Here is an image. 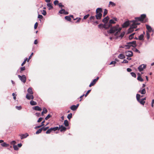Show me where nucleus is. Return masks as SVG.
Returning <instances> with one entry per match:
<instances>
[{
    "instance_id": "obj_1",
    "label": "nucleus",
    "mask_w": 154,
    "mask_h": 154,
    "mask_svg": "<svg viewBox=\"0 0 154 154\" xmlns=\"http://www.w3.org/2000/svg\"><path fill=\"white\" fill-rule=\"evenodd\" d=\"M122 29L121 28H118V26H115L112 27L108 31V33H113L116 31H117L115 34V35H116L118 32H119Z\"/></svg>"
},
{
    "instance_id": "obj_2",
    "label": "nucleus",
    "mask_w": 154,
    "mask_h": 154,
    "mask_svg": "<svg viewBox=\"0 0 154 154\" xmlns=\"http://www.w3.org/2000/svg\"><path fill=\"white\" fill-rule=\"evenodd\" d=\"M102 9L101 8H98L96 10V15L95 17L97 19L99 20L101 19L102 16Z\"/></svg>"
},
{
    "instance_id": "obj_3",
    "label": "nucleus",
    "mask_w": 154,
    "mask_h": 154,
    "mask_svg": "<svg viewBox=\"0 0 154 154\" xmlns=\"http://www.w3.org/2000/svg\"><path fill=\"white\" fill-rule=\"evenodd\" d=\"M95 17L94 16H91L90 18V20L89 21L88 23L89 22L92 23V24L94 25H96L98 23L97 21H95Z\"/></svg>"
},
{
    "instance_id": "obj_4",
    "label": "nucleus",
    "mask_w": 154,
    "mask_h": 154,
    "mask_svg": "<svg viewBox=\"0 0 154 154\" xmlns=\"http://www.w3.org/2000/svg\"><path fill=\"white\" fill-rule=\"evenodd\" d=\"M142 96H141L139 94H137L136 95V98L138 102H139L141 104L144 105L145 103V101L142 100V99H140V97H142Z\"/></svg>"
},
{
    "instance_id": "obj_5",
    "label": "nucleus",
    "mask_w": 154,
    "mask_h": 154,
    "mask_svg": "<svg viewBox=\"0 0 154 154\" xmlns=\"http://www.w3.org/2000/svg\"><path fill=\"white\" fill-rule=\"evenodd\" d=\"M146 15L145 14H141L139 17H137L135 18L136 20H138L139 21L143 22L144 19L146 17Z\"/></svg>"
},
{
    "instance_id": "obj_6",
    "label": "nucleus",
    "mask_w": 154,
    "mask_h": 154,
    "mask_svg": "<svg viewBox=\"0 0 154 154\" xmlns=\"http://www.w3.org/2000/svg\"><path fill=\"white\" fill-rule=\"evenodd\" d=\"M72 19H73V20H75L77 19V20H76V23L79 22L81 20V18H79L78 19L77 18H75L73 16V15H70L69 16H68V21H71Z\"/></svg>"
},
{
    "instance_id": "obj_7",
    "label": "nucleus",
    "mask_w": 154,
    "mask_h": 154,
    "mask_svg": "<svg viewBox=\"0 0 154 154\" xmlns=\"http://www.w3.org/2000/svg\"><path fill=\"white\" fill-rule=\"evenodd\" d=\"M18 76L20 79L23 83H25L26 81V76L24 75L20 76V75H18Z\"/></svg>"
},
{
    "instance_id": "obj_8",
    "label": "nucleus",
    "mask_w": 154,
    "mask_h": 154,
    "mask_svg": "<svg viewBox=\"0 0 154 154\" xmlns=\"http://www.w3.org/2000/svg\"><path fill=\"white\" fill-rule=\"evenodd\" d=\"M146 67V65L144 64L140 65L138 68V69L139 71L141 72L143 70V69Z\"/></svg>"
},
{
    "instance_id": "obj_9",
    "label": "nucleus",
    "mask_w": 154,
    "mask_h": 154,
    "mask_svg": "<svg viewBox=\"0 0 154 154\" xmlns=\"http://www.w3.org/2000/svg\"><path fill=\"white\" fill-rule=\"evenodd\" d=\"M98 26L100 29L103 28L107 29L109 28V26H107V24H100L98 25Z\"/></svg>"
},
{
    "instance_id": "obj_10",
    "label": "nucleus",
    "mask_w": 154,
    "mask_h": 154,
    "mask_svg": "<svg viewBox=\"0 0 154 154\" xmlns=\"http://www.w3.org/2000/svg\"><path fill=\"white\" fill-rule=\"evenodd\" d=\"M136 28V27L134 26L133 24H132L130 27L128 29V33H131L134 30V29Z\"/></svg>"
},
{
    "instance_id": "obj_11",
    "label": "nucleus",
    "mask_w": 154,
    "mask_h": 154,
    "mask_svg": "<svg viewBox=\"0 0 154 154\" xmlns=\"http://www.w3.org/2000/svg\"><path fill=\"white\" fill-rule=\"evenodd\" d=\"M125 54L128 57H131L133 55L132 52L130 51H127L125 52Z\"/></svg>"
},
{
    "instance_id": "obj_12",
    "label": "nucleus",
    "mask_w": 154,
    "mask_h": 154,
    "mask_svg": "<svg viewBox=\"0 0 154 154\" xmlns=\"http://www.w3.org/2000/svg\"><path fill=\"white\" fill-rule=\"evenodd\" d=\"M116 23L114 21V20L113 19H111L109 20V22L107 24V26H109V27H110L112 26V24H114Z\"/></svg>"
},
{
    "instance_id": "obj_13",
    "label": "nucleus",
    "mask_w": 154,
    "mask_h": 154,
    "mask_svg": "<svg viewBox=\"0 0 154 154\" xmlns=\"http://www.w3.org/2000/svg\"><path fill=\"white\" fill-rule=\"evenodd\" d=\"M79 106V104H78L76 105H73L70 107V109L74 111L76 110Z\"/></svg>"
},
{
    "instance_id": "obj_14",
    "label": "nucleus",
    "mask_w": 154,
    "mask_h": 154,
    "mask_svg": "<svg viewBox=\"0 0 154 154\" xmlns=\"http://www.w3.org/2000/svg\"><path fill=\"white\" fill-rule=\"evenodd\" d=\"M19 136L20 137L21 139H23L29 136V135L27 133H26L25 134H20L19 135Z\"/></svg>"
},
{
    "instance_id": "obj_15",
    "label": "nucleus",
    "mask_w": 154,
    "mask_h": 154,
    "mask_svg": "<svg viewBox=\"0 0 154 154\" xmlns=\"http://www.w3.org/2000/svg\"><path fill=\"white\" fill-rule=\"evenodd\" d=\"M139 21L138 20H133L132 22H133L132 24H133L136 28L137 27V26L139 25L140 24V23L137 22V21Z\"/></svg>"
},
{
    "instance_id": "obj_16",
    "label": "nucleus",
    "mask_w": 154,
    "mask_h": 154,
    "mask_svg": "<svg viewBox=\"0 0 154 154\" xmlns=\"http://www.w3.org/2000/svg\"><path fill=\"white\" fill-rule=\"evenodd\" d=\"M129 24L130 23L129 21H126L122 25V27L123 28L127 27Z\"/></svg>"
},
{
    "instance_id": "obj_17",
    "label": "nucleus",
    "mask_w": 154,
    "mask_h": 154,
    "mask_svg": "<svg viewBox=\"0 0 154 154\" xmlns=\"http://www.w3.org/2000/svg\"><path fill=\"white\" fill-rule=\"evenodd\" d=\"M109 18L108 16H107L102 21L104 23V24H107L108 23V22Z\"/></svg>"
},
{
    "instance_id": "obj_18",
    "label": "nucleus",
    "mask_w": 154,
    "mask_h": 154,
    "mask_svg": "<svg viewBox=\"0 0 154 154\" xmlns=\"http://www.w3.org/2000/svg\"><path fill=\"white\" fill-rule=\"evenodd\" d=\"M129 44L131 45V46H132L133 47H136V41H134L131 42H129Z\"/></svg>"
},
{
    "instance_id": "obj_19",
    "label": "nucleus",
    "mask_w": 154,
    "mask_h": 154,
    "mask_svg": "<svg viewBox=\"0 0 154 154\" xmlns=\"http://www.w3.org/2000/svg\"><path fill=\"white\" fill-rule=\"evenodd\" d=\"M59 129L61 131H64L66 130V128L62 125H59Z\"/></svg>"
},
{
    "instance_id": "obj_20",
    "label": "nucleus",
    "mask_w": 154,
    "mask_h": 154,
    "mask_svg": "<svg viewBox=\"0 0 154 154\" xmlns=\"http://www.w3.org/2000/svg\"><path fill=\"white\" fill-rule=\"evenodd\" d=\"M59 13L60 14H67V11H66L64 9H62L59 12Z\"/></svg>"
},
{
    "instance_id": "obj_21",
    "label": "nucleus",
    "mask_w": 154,
    "mask_h": 154,
    "mask_svg": "<svg viewBox=\"0 0 154 154\" xmlns=\"http://www.w3.org/2000/svg\"><path fill=\"white\" fill-rule=\"evenodd\" d=\"M28 94H33V92L31 88H29L27 90Z\"/></svg>"
},
{
    "instance_id": "obj_22",
    "label": "nucleus",
    "mask_w": 154,
    "mask_h": 154,
    "mask_svg": "<svg viewBox=\"0 0 154 154\" xmlns=\"http://www.w3.org/2000/svg\"><path fill=\"white\" fill-rule=\"evenodd\" d=\"M33 109L37 111H41L42 110L41 108L38 106H35L33 107Z\"/></svg>"
},
{
    "instance_id": "obj_23",
    "label": "nucleus",
    "mask_w": 154,
    "mask_h": 154,
    "mask_svg": "<svg viewBox=\"0 0 154 154\" xmlns=\"http://www.w3.org/2000/svg\"><path fill=\"white\" fill-rule=\"evenodd\" d=\"M118 57L119 58L122 59H123L125 58L124 55L122 54H119Z\"/></svg>"
},
{
    "instance_id": "obj_24",
    "label": "nucleus",
    "mask_w": 154,
    "mask_h": 154,
    "mask_svg": "<svg viewBox=\"0 0 154 154\" xmlns=\"http://www.w3.org/2000/svg\"><path fill=\"white\" fill-rule=\"evenodd\" d=\"M138 75L139 76H138L137 79L139 81H140V82H143V79L142 78V77L140 76V73L138 74Z\"/></svg>"
},
{
    "instance_id": "obj_25",
    "label": "nucleus",
    "mask_w": 154,
    "mask_h": 154,
    "mask_svg": "<svg viewBox=\"0 0 154 154\" xmlns=\"http://www.w3.org/2000/svg\"><path fill=\"white\" fill-rule=\"evenodd\" d=\"M146 27L147 29L148 30V31L149 32H151V31H152V28H151L150 26L148 25H146Z\"/></svg>"
},
{
    "instance_id": "obj_26",
    "label": "nucleus",
    "mask_w": 154,
    "mask_h": 154,
    "mask_svg": "<svg viewBox=\"0 0 154 154\" xmlns=\"http://www.w3.org/2000/svg\"><path fill=\"white\" fill-rule=\"evenodd\" d=\"M30 103L32 106L36 105L37 104L36 102L32 100L30 101Z\"/></svg>"
},
{
    "instance_id": "obj_27",
    "label": "nucleus",
    "mask_w": 154,
    "mask_h": 154,
    "mask_svg": "<svg viewBox=\"0 0 154 154\" xmlns=\"http://www.w3.org/2000/svg\"><path fill=\"white\" fill-rule=\"evenodd\" d=\"M2 146L3 147H7L9 146V144L5 142H3L1 144Z\"/></svg>"
},
{
    "instance_id": "obj_28",
    "label": "nucleus",
    "mask_w": 154,
    "mask_h": 154,
    "mask_svg": "<svg viewBox=\"0 0 154 154\" xmlns=\"http://www.w3.org/2000/svg\"><path fill=\"white\" fill-rule=\"evenodd\" d=\"M47 6L49 8L48 9L49 10H50L53 8V6L50 3H48L47 4Z\"/></svg>"
},
{
    "instance_id": "obj_29",
    "label": "nucleus",
    "mask_w": 154,
    "mask_h": 154,
    "mask_svg": "<svg viewBox=\"0 0 154 154\" xmlns=\"http://www.w3.org/2000/svg\"><path fill=\"white\" fill-rule=\"evenodd\" d=\"M139 93H141V94H144L146 93V91L145 88L143 89L142 90H140L139 91Z\"/></svg>"
},
{
    "instance_id": "obj_30",
    "label": "nucleus",
    "mask_w": 154,
    "mask_h": 154,
    "mask_svg": "<svg viewBox=\"0 0 154 154\" xmlns=\"http://www.w3.org/2000/svg\"><path fill=\"white\" fill-rule=\"evenodd\" d=\"M116 5V4L115 3L112 2H110L109 4V7L110 6H112V7H114Z\"/></svg>"
},
{
    "instance_id": "obj_31",
    "label": "nucleus",
    "mask_w": 154,
    "mask_h": 154,
    "mask_svg": "<svg viewBox=\"0 0 154 154\" xmlns=\"http://www.w3.org/2000/svg\"><path fill=\"white\" fill-rule=\"evenodd\" d=\"M26 98L29 100L31 99V94H27L26 96Z\"/></svg>"
},
{
    "instance_id": "obj_32",
    "label": "nucleus",
    "mask_w": 154,
    "mask_h": 154,
    "mask_svg": "<svg viewBox=\"0 0 154 154\" xmlns=\"http://www.w3.org/2000/svg\"><path fill=\"white\" fill-rule=\"evenodd\" d=\"M42 128L39 129L38 130H37L36 131V132L35 133L36 134H38L39 133H41V132H42Z\"/></svg>"
},
{
    "instance_id": "obj_33",
    "label": "nucleus",
    "mask_w": 154,
    "mask_h": 154,
    "mask_svg": "<svg viewBox=\"0 0 154 154\" xmlns=\"http://www.w3.org/2000/svg\"><path fill=\"white\" fill-rule=\"evenodd\" d=\"M108 13V11L106 9H105L104 11L103 16V17L105 16Z\"/></svg>"
},
{
    "instance_id": "obj_34",
    "label": "nucleus",
    "mask_w": 154,
    "mask_h": 154,
    "mask_svg": "<svg viewBox=\"0 0 154 154\" xmlns=\"http://www.w3.org/2000/svg\"><path fill=\"white\" fill-rule=\"evenodd\" d=\"M143 34L140 35L139 37V39L140 40H143Z\"/></svg>"
},
{
    "instance_id": "obj_35",
    "label": "nucleus",
    "mask_w": 154,
    "mask_h": 154,
    "mask_svg": "<svg viewBox=\"0 0 154 154\" xmlns=\"http://www.w3.org/2000/svg\"><path fill=\"white\" fill-rule=\"evenodd\" d=\"M134 34H135V33H133L132 34H131L130 35L129 37V39H132L133 38L134 36Z\"/></svg>"
},
{
    "instance_id": "obj_36",
    "label": "nucleus",
    "mask_w": 154,
    "mask_h": 154,
    "mask_svg": "<svg viewBox=\"0 0 154 154\" xmlns=\"http://www.w3.org/2000/svg\"><path fill=\"white\" fill-rule=\"evenodd\" d=\"M52 131H55L57 130H59V128L58 127H56L53 128H51Z\"/></svg>"
},
{
    "instance_id": "obj_37",
    "label": "nucleus",
    "mask_w": 154,
    "mask_h": 154,
    "mask_svg": "<svg viewBox=\"0 0 154 154\" xmlns=\"http://www.w3.org/2000/svg\"><path fill=\"white\" fill-rule=\"evenodd\" d=\"M52 131L51 128L48 129L46 132V134H49L51 133V131Z\"/></svg>"
},
{
    "instance_id": "obj_38",
    "label": "nucleus",
    "mask_w": 154,
    "mask_h": 154,
    "mask_svg": "<svg viewBox=\"0 0 154 154\" xmlns=\"http://www.w3.org/2000/svg\"><path fill=\"white\" fill-rule=\"evenodd\" d=\"M95 84L96 83H95L94 81H93L90 84L89 86V87H91V86H94Z\"/></svg>"
},
{
    "instance_id": "obj_39",
    "label": "nucleus",
    "mask_w": 154,
    "mask_h": 154,
    "mask_svg": "<svg viewBox=\"0 0 154 154\" xmlns=\"http://www.w3.org/2000/svg\"><path fill=\"white\" fill-rule=\"evenodd\" d=\"M10 143L11 145L14 146V145H15V144L16 143V142L15 141L13 140Z\"/></svg>"
},
{
    "instance_id": "obj_40",
    "label": "nucleus",
    "mask_w": 154,
    "mask_h": 154,
    "mask_svg": "<svg viewBox=\"0 0 154 154\" xmlns=\"http://www.w3.org/2000/svg\"><path fill=\"white\" fill-rule=\"evenodd\" d=\"M127 45H125V46L126 47V49H129L131 46L129 44V43H127Z\"/></svg>"
},
{
    "instance_id": "obj_41",
    "label": "nucleus",
    "mask_w": 154,
    "mask_h": 154,
    "mask_svg": "<svg viewBox=\"0 0 154 154\" xmlns=\"http://www.w3.org/2000/svg\"><path fill=\"white\" fill-rule=\"evenodd\" d=\"M13 147L14 149L15 150H17L18 149L17 146L16 145H14V146H13Z\"/></svg>"
},
{
    "instance_id": "obj_42",
    "label": "nucleus",
    "mask_w": 154,
    "mask_h": 154,
    "mask_svg": "<svg viewBox=\"0 0 154 154\" xmlns=\"http://www.w3.org/2000/svg\"><path fill=\"white\" fill-rule=\"evenodd\" d=\"M42 14L44 15H46L47 14L46 11L45 10H43L42 11Z\"/></svg>"
},
{
    "instance_id": "obj_43",
    "label": "nucleus",
    "mask_w": 154,
    "mask_h": 154,
    "mask_svg": "<svg viewBox=\"0 0 154 154\" xmlns=\"http://www.w3.org/2000/svg\"><path fill=\"white\" fill-rule=\"evenodd\" d=\"M54 5H58V4H59V2L58 0H55V1L54 2Z\"/></svg>"
},
{
    "instance_id": "obj_44",
    "label": "nucleus",
    "mask_w": 154,
    "mask_h": 154,
    "mask_svg": "<svg viewBox=\"0 0 154 154\" xmlns=\"http://www.w3.org/2000/svg\"><path fill=\"white\" fill-rule=\"evenodd\" d=\"M51 117V116L49 114L48 115V116L45 118V119L46 120H48V119L50 118Z\"/></svg>"
},
{
    "instance_id": "obj_45",
    "label": "nucleus",
    "mask_w": 154,
    "mask_h": 154,
    "mask_svg": "<svg viewBox=\"0 0 154 154\" xmlns=\"http://www.w3.org/2000/svg\"><path fill=\"white\" fill-rule=\"evenodd\" d=\"M72 114L71 113H70L68 115V119H70L72 117Z\"/></svg>"
},
{
    "instance_id": "obj_46",
    "label": "nucleus",
    "mask_w": 154,
    "mask_h": 154,
    "mask_svg": "<svg viewBox=\"0 0 154 154\" xmlns=\"http://www.w3.org/2000/svg\"><path fill=\"white\" fill-rule=\"evenodd\" d=\"M131 74L132 76L133 77H134L135 78L136 77V75L133 72H131Z\"/></svg>"
},
{
    "instance_id": "obj_47",
    "label": "nucleus",
    "mask_w": 154,
    "mask_h": 154,
    "mask_svg": "<svg viewBox=\"0 0 154 154\" xmlns=\"http://www.w3.org/2000/svg\"><path fill=\"white\" fill-rule=\"evenodd\" d=\"M27 60V58H26L23 61V62L21 64V66H23Z\"/></svg>"
},
{
    "instance_id": "obj_48",
    "label": "nucleus",
    "mask_w": 154,
    "mask_h": 154,
    "mask_svg": "<svg viewBox=\"0 0 154 154\" xmlns=\"http://www.w3.org/2000/svg\"><path fill=\"white\" fill-rule=\"evenodd\" d=\"M89 14H88L85 16L84 17L83 19L85 20L86 19L89 17Z\"/></svg>"
},
{
    "instance_id": "obj_49",
    "label": "nucleus",
    "mask_w": 154,
    "mask_h": 154,
    "mask_svg": "<svg viewBox=\"0 0 154 154\" xmlns=\"http://www.w3.org/2000/svg\"><path fill=\"white\" fill-rule=\"evenodd\" d=\"M99 79V77H97V78L94 79L93 80V81H94V82H95V83H96V82H97V81H98V80Z\"/></svg>"
},
{
    "instance_id": "obj_50",
    "label": "nucleus",
    "mask_w": 154,
    "mask_h": 154,
    "mask_svg": "<svg viewBox=\"0 0 154 154\" xmlns=\"http://www.w3.org/2000/svg\"><path fill=\"white\" fill-rule=\"evenodd\" d=\"M91 91V90H88L86 94H85V97H86L88 95V94Z\"/></svg>"
},
{
    "instance_id": "obj_51",
    "label": "nucleus",
    "mask_w": 154,
    "mask_h": 154,
    "mask_svg": "<svg viewBox=\"0 0 154 154\" xmlns=\"http://www.w3.org/2000/svg\"><path fill=\"white\" fill-rule=\"evenodd\" d=\"M12 95L13 96V98H14V100H15L16 99V95H15V94L14 93H12Z\"/></svg>"
},
{
    "instance_id": "obj_52",
    "label": "nucleus",
    "mask_w": 154,
    "mask_h": 154,
    "mask_svg": "<svg viewBox=\"0 0 154 154\" xmlns=\"http://www.w3.org/2000/svg\"><path fill=\"white\" fill-rule=\"evenodd\" d=\"M64 124L66 126H67V120H66L64 121Z\"/></svg>"
},
{
    "instance_id": "obj_53",
    "label": "nucleus",
    "mask_w": 154,
    "mask_h": 154,
    "mask_svg": "<svg viewBox=\"0 0 154 154\" xmlns=\"http://www.w3.org/2000/svg\"><path fill=\"white\" fill-rule=\"evenodd\" d=\"M33 54V53H32L31 54H30V56H29V57L28 59L27 60V62H28L29 61V59H31V57H32V56Z\"/></svg>"
},
{
    "instance_id": "obj_54",
    "label": "nucleus",
    "mask_w": 154,
    "mask_h": 154,
    "mask_svg": "<svg viewBox=\"0 0 154 154\" xmlns=\"http://www.w3.org/2000/svg\"><path fill=\"white\" fill-rule=\"evenodd\" d=\"M38 18L39 19H42L43 18V16L39 14L38 15Z\"/></svg>"
},
{
    "instance_id": "obj_55",
    "label": "nucleus",
    "mask_w": 154,
    "mask_h": 154,
    "mask_svg": "<svg viewBox=\"0 0 154 154\" xmlns=\"http://www.w3.org/2000/svg\"><path fill=\"white\" fill-rule=\"evenodd\" d=\"M25 69V66L21 67L20 68V72L24 70Z\"/></svg>"
},
{
    "instance_id": "obj_56",
    "label": "nucleus",
    "mask_w": 154,
    "mask_h": 154,
    "mask_svg": "<svg viewBox=\"0 0 154 154\" xmlns=\"http://www.w3.org/2000/svg\"><path fill=\"white\" fill-rule=\"evenodd\" d=\"M38 23L37 22H36L35 24V25H34V29H36L37 27V26H38Z\"/></svg>"
},
{
    "instance_id": "obj_57",
    "label": "nucleus",
    "mask_w": 154,
    "mask_h": 154,
    "mask_svg": "<svg viewBox=\"0 0 154 154\" xmlns=\"http://www.w3.org/2000/svg\"><path fill=\"white\" fill-rule=\"evenodd\" d=\"M43 111H44V113H46L47 112V110L46 108H44L43 109Z\"/></svg>"
},
{
    "instance_id": "obj_58",
    "label": "nucleus",
    "mask_w": 154,
    "mask_h": 154,
    "mask_svg": "<svg viewBox=\"0 0 154 154\" xmlns=\"http://www.w3.org/2000/svg\"><path fill=\"white\" fill-rule=\"evenodd\" d=\"M16 108L18 110H20L21 109V106H16Z\"/></svg>"
},
{
    "instance_id": "obj_59",
    "label": "nucleus",
    "mask_w": 154,
    "mask_h": 154,
    "mask_svg": "<svg viewBox=\"0 0 154 154\" xmlns=\"http://www.w3.org/2000/svg\"><path fill=\"white\" fill-rule=\"evenodd\" d=\"M48 127H47L45 128H42L43 130L45 131H46L47 129H48Z\"/></svg>"
},
{
    "instance_id": "obj_60",
    "label": "nucleus",
    "mask_w": 154,
    "mask_h": 154,
    "mask_svg": "<svg viewBox=\"0 0 154 154\" xmlns=\"http://www.w3.org/2000/svg\"><path fill=\"white\" fill-rule=\"evenodd\" d=\"M133 51L135 52H138L139 53H140V51L137 48L134 49V50Z\"/></svg>"
},
{
    "instance_id": "obj_61",
    "label": "nucleus",
    "mask_w": 154,
    "mask_h": 154,
    "mask_svg": "<svg viewBox=\"0 0 154 154\" xmlns=\"http://www.w3.org/2000/svg\"><path fill=\"white\" fill-rule=\"evenodd\" d=\"M42 118L40 117L38 119V120L37 122H39L42 121Z\"/></svg>"
},
{
    "instance_id": "obj_62",
    "label": "nucleus",
    "mask_w": 154,
    "mask_h": 154,
    "mask_svg": "<svg viewBox=\"0 0 154 154\" xmlns=\"http://www.w3.org/2000/svg\"><path fill=\"white\" fill-rule=\"evenodd\" d=\"M146 36L147 38L149 39V34L148 32L146 33Z\"/></svg>"
},
{
    "instance_id": "obj_63",
    "label": "nucleus",
    "mask_w": 154,
    "mask_h": 154,
    "mask_svg": "<svg viewBox=\"0 0 154 154\" xmlns=\"http://www.w3.org/2000/svg\"><path fill=\"white\" fill-rule=\"evenodd\" d=\"M124 32H122V33H121V34H120V36L122 38L123 37V36H124Z\"/></svg>"
},
{
    "instance_id": "obj_64",
    "label": "nucleus",
    "mask_w": 154,
    "mask_h": 154,
    "mask_svg": "<svg viewBox=\"0 0 154 154\" xmlns=\"http://www.w3.org/2000/svg\"><path fill=\"white\" fill-rule=\"evenodd\" d=\"M128 61L126 60H124L122 62V63H127Z\"/></svg>"
}]
</instances>
